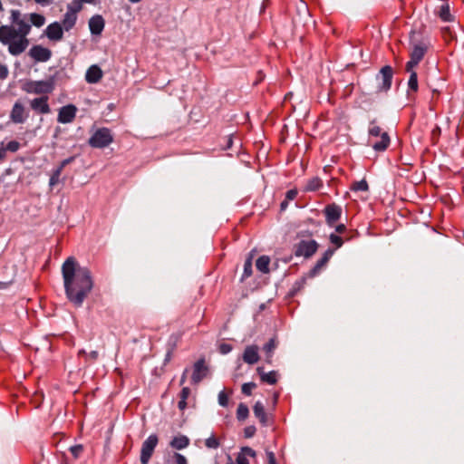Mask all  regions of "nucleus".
Wrapping results in <instances>:
<instances>
[{"label": "nucleus", "instance_id": "nucleus-1", "mask_svg": "<svg viewBox=\"0 0 464 464\" xmlns=\"http://www.w3.org/2000/svg\"><path fill=\"white\" fill-rule=\"evenodd\" d=\"M62 276L67 299L75 307H81L93 287L90 269L81 266L75 257L69 256L62 266Z\"/></svg>", "mask_w": 464, "mask_h": 464}, {"label": "nucleus", "instance_id": "nucleus-2", "mask_svg": "<svg viewBox=\"0 0 464 464\" xmlns=\"http://www.w3.org/2000/svg\"><path fill=\"white\" fill-rule=\"evenodd\" d=\"M10 20L12 25L15 27V33L18 35L16 43L10 45V53L17 56L24 53L29 45L27 35L31 32L32 25L24 17H22L19 10H11Z\"/></svg>", "mask_w": 464, "mask_h": 464}, {"label": "nucleus", "instance_id": "nucleus-3", "mask_svg": "<svg viewBox=\"0 0 464 464\" xmlns=\"http://www.w3.org/2000/svg\"><path fill=\"white\" fill-rule=\"evenodd\" d=\"M368 143L377 152L385 151L391 144V138L387 131H383L376 124V120L370 121L368 128Z\"/></svg>", "mask_w": 464, "mask_h": 464}, {"label": "nucleus", "instance_id": "nucleus-4", "mask_svg": "<svg viewBox=\"0 0 464 464\" xmlns=\"http://www.w3.org/2000/svg\"><path fill=\"white\" fill-rule=\"evenodd\" d=\"M54 89L55 80L53 77L41 81H28L23 86L25 92L41 96H48Z\"/></svg>", "mask_w": 464, "mask_h": 464}, {"label": "nucleus", "instance_id": "nucleus-5", "mask_svg": "<svg viewBox=\"0 0 464 464\" xmlns=\"http://www.w3.org/2000/svg\"><path fill=\"white\" fill-rule=\"evenodd\" d=\"M393 69L391 65H384L376 74L377 86L374 93H387L391 88L393 79Z\"/></svg>", "mask_w": 464, "mask_h": 464}, {"label": "nucleus", "instance_id": "nucleus-6", "mask_svg": "<svg viewBox=\"0 0 464 464\" xmlns=\"http://www.w3.org/2000/svg\"><path fill=\"white\" fill-rule=\"evenodd\" d=\"M113 141V136L110 129L102 127L98 129L89 139L88 144L92 148L103 149Z\"/></svg>", "mask_w": 464, "mask_h": 464}, {"label": "nucleus", "instance_id": "nucleus-7", "mask_svg": "<svg viewBox=\"0 0 464 464\" xmlns=\"http://www.w3.org/2000/svg\"><path fill=\"white\" fill-rule=\"evenodd\" d=\"M318 246V243L314 239H303L294 245L293 252L296 257L310 258L316 253Z\"/></svg>", "mask_w": 464, "mask_h": 464}, {"label": "nucleus", "instance_id": "nucleus-8", "mask_svg": "<svg viewBox=\"0 0 464 464\" xmlns=\"http://www.w3.org/2000/svg\"><path fill=\"white\" fill-rule=\"evenodd\" d=\"M159 442L158 436L156 434L150 435L142 443L140 450V463L148 464L155 448L157 447Z\"/></svg>", "mask_w": 464, "mask_h": 464}, {"label": "nucleus", "instance_id": "nucleus-9", "mask_svg": "<svg viewBox=\"0 0 464 464\" xmlns=\"http://www.w3.org/2000/svg\"><path fill=\"white\" fill-rule=\"evenodd\" d=\"M427 52V47L424 44H416L414 45L411 55L410 61L407 62L405 69L406 72H411V69H414L423 59L425 53Z\"/></svg>", "mask_w": 464, "mask_h": 464}, {"label": "nucleus", "instance_id": "nucleus-10", "mask_svg": "<svg viewBox=\"0 0 464 464\" xmlns=\"http://www.w3.org/2000/svg\"><path fill=\"white\" fill-rule=\"evenodd\" d=\"M18 35L15 33V27L13 25L0 26V43L8 45V52L10 53V45L16 43Z\"/></svg>", "mask_w": 464, "mask_h": 464}, {"label": "nucleus", "instance_id": "nucleus-11", "mask_svg": "<svg viewBox=\"0 0 464 464\" xmlns=\"http://www.w3.org/2000/svg\"><path fill=\"white\" fill-rule=\"evenodd\" d=\"M208 368L206 365L204 358L198 360L193 365V373L191 375V383L198 384L205 377H207Z\"/></svg>", "mask_w": 464, "mask_h": 464}, {"label": "nucleus", "instance_id": "nucleus-12", "mask_svg": "<svg viewBox=\"0 0 464 464\" xmlns=\"http://www.w3.org/2000/svg\"><path fill=\"white\" fill-rule=\"evenodd\" d=\"M77 108L73 104L63 106L58 112L57 121L60 123H71L76 117Z\"/></svg>", "mask_w": 464, "mask_h": 464}, {"label": "nucleus", "instance_id": "nucleus-13", "mask_svg": "<svg viewBox=\"0 0 464 464\" xmlns=\"http://www.w3.org/2000/svg\"><path fill=\"white\" fill-rule=\"evenodd\" d=\"M29 55L38 63H44L50 60L52 52L50 49L42 45H34L30 51Z\"/></svg>", "mask_w": 464, "mask_h": 464}, {"label": "nucleus", "instance_id": "nucleus-14", "mask_svg": "<svg viewBox=\"0 0 464 464\" xmlns=\"http://www.w3.org/2000/svg\"><path fill=\"white\" fill-rule=\"evenodd\" d=\"M48 96H40L30 101L31 109L39 114H48L51 111Z\"/></svg>", "mask_w": 464, "mask_h": 464}, {"label": "nucleus", "instance_id": "nucleus-15", "mask_svg": "<svg viewBox=\"0 0 464 464\" xmlns=\"http://www.w3.org/2000/svg\"><path fill=\"white\" fill-rule=\"evenodd\" d=\"M44 34L50 41L60 42L63 38V28L60 23L53 22L45 28Z\"/></svg>", "mask_w": 464, "mask_h": 464}, {"label": "nucleus", "instance_id": "nucleus-16", "mask_svg": "<svg viewBox=\"0 0 464 464\" xmlns=\"http://www.w3.org/2000/svg\"><path fill=\"white\" fill-rule=\"evenodd\" d=\"M324 215L326 223L329 226H333L335 222H337L342 215V208L340 206L333 203L329 204L324 208Z\"/></svg>", "mask_w": 464, "mask_h": 464}, {"label": "nucleus", "instance_id": "nucleus-17", "mask_svg": "<svg viewBox=\"0 0 464 464\" xmlns=\"http://www.w3.org/2000/svg\"><path fill=\"white\" fill-rule=\"evenodd\" d=\"M28 117V113L25 112L24 105L20 102H16L10 112V120L14 123H24Z\"/></svg>", "mask_w": 464, "mask_h": 464}, {"label": "nucleus", "instance_id": "nucleus-18", "mask_svg": "<svg viewBox=\"0 0 464 464\" xmlns=\"http://www.w3.org/2000/svg\"><path fill=\"white\" fill-rule=\"evenodd\" d=\"M334 253V249H332V248H328L324 253V255L322 256V257L317 260L316 264L314 266V267L309 271V276L310 277H314L316 276L320 271L322 270V268L324 266H326V264L328 263V261L331 259V257L333 256Z\"/></svg>", "mask_w": 464, "mask_h": 464}, {"label": "nucleus", "instance_id": "nucleus-19", "mask_svg": "<svg viewBox=\"0 0 464 464\" xmlns=\"http://www.w3.org/2000/svg\"><path fill=\"white\" fill-rule=\"evenodd\" d=\"M105 26V21L101 14H95L89 20V29L93 35H100Z\"/></svg>", "mask_w": 464, "mask_h": 464}, {"label": "nucleus", "instance_id": "nucleus-20", "mask_svg": "<svg viewBox=\"0 0 464 464\" xmlns=\"http://www.w3.org/2000/svg\"><path fill=\"white\" fill-rule=\"evenodd\" d=\"M74 160V157H69L65 160H63L60 165L53 170L52 172V175L50 177V179H49V186L50 187H53L55 186L56 184L59 183V180H60V176L61 174L63 173V169L65 168V166H67L68 164L72 163V161Z\"/></svg>", "mask_w": 464, "mask_h": 464}, {"label": "nucleus", "instance_id": "nucleus-21", "mask_svg": "<svg viewBox=\"0 0 464 464\" xmlns=\"http://www.w3.org/2000/svg\"><path fill=\"white\" fill-rule=\"evenodd\" d=\"M258 350L257 345H247L242 355L243 361L248 364L256 363L259 361Z\"/></svg>", "mask_w": 464, "mask_h": 464}, {"label": "nucleus", "instance_id": "nucleus-22", "mask_svg": "<svg viewBox=\"0 0 464 464\" xmlns=\"http://www.w3.org/2000/svg\"><path fill=\"white\" fill-rule=\"evenodd\" d=\"M254 415L257 418L260 423L266 427L269 423V418L266 412L265 406L261 401H256L253 407Z\"/></svg>", "mask_w": 464, "mask_h": 464}, {"label": "nucleus", "instance_id": "nucleus-23", "mask_svg": "<svg viewBox=\"0 0 464 464\" xmlns=\"http://www.w3.org/2000/svg\"><path fill=\"white\" fill-rule=\"evenodd\" d=\"M102 69L98 65L93 64L87 70L85 80L89 83H96L102 78Z\"/></svg>", "mask_w": 464, "mask_h": 464}, {"label": "nucleus", "instance_id": "nucleus-24", "mask_svg": "<svg viewBox=\"0 0 464 464\" xmlns=\"http://www.w3.org/2000/svg\"><path fill=\"white\" fill-rule=\"evenodd\" d=\"M256 451L250 447H242L240 452L237 455L235 464H249L248 457L255 458Z\"/></svg>", "mask_w": 464, "mask_h": 464}, {"label": "nucleus", "instance_id": "nucleus-25", "mask_svg": "<svg viewBox=\"0 0 464 464\" xmlns=\"http://www.w3.org/2000/svg\"><path fill=\"white\" fill-rule=\"evenodd\" d=\"M277 345H278V341L276 337L270 338L269 341L264 345L263 350L266 353V362L267 363L272 362V357H273L274 352L276 349Z\"/></svg>", "mask_w": 464, "mask_h": 464}, {"label": "nucleus", "instance_id": "nucleus-26", "mask_svg": "<svg viewBox=\"0 0 464 464\" xmlns=\"http://www.w3.org/2000/svg\"><path fill=\"white\" fill-rule=\"evenodd\" d=\"M77 21V14H75L73 12L67 11L63 18L62 20V23H60L65 31H70L72 29L76 24Z\"/></svg>", "mask_w": 464, "mask_h": 464}, {"label": "nucleus", "instance_id": "nucleus-27", "mask_svg": "<svg viewBox=\"0 0 464 464\" xmlns=\"http://www.w3.org/2000/svg\"><path fill=\"white\" fill-rule=\"evenodd\" d=\"M178 341H179L178 335H175V334L170 335V337L168 341V343H167L168 350H167V353H166V355L164 358V364H167L168 362H170L173 353L176 349Z\"/></svg>", "mask_w": 464, "mask_h": 464}, {"label": "nucleus", "instance_id": "nucleus-28", "mask_svg": "<svg viewBox=\"0 0 464 464\" xmlns=\"http://www.w3.org/2000/svg\"><path fill=\"white\" fill-rule=\"evenodd\" d=\"M170 447L175 450H183L189 445V439L185 435L174 437L170 443Z\"/></svg>", "mask_w": 464, "mask_h": 464}, {"label": "nucleus", "instance_id": "nucleus-29", "mask_svg": "<svg viewBox=\"0 0 464 464\" xmlns=\"http://www.w3.org/2000/svg\"><path fill=\"white\" fill-rule=\"evenodd\" d=\"M257 372L260 375V379L263 382H266L268 384H276L277 382V372L276 371H271L269 372H264L263 368L258 367Z\"/></svg>", "mask_w": 464, "mask_h": 464}, {"label": "nucleus", "instance_id": "nucleus-30", "mask_svg": "<svg viewBox=\"0 0 464 464\" xmlns=\"http://www.w3.org/2000/svg\"><path fill=\"white\" fill-rule=\"evenodd\" d=\"M436 14L443 22H450L453 18V16L450 14V5L447 3H444L440 6H439L438 10H436Z\"/></svg>", "mask_w": 464, "mask_h": 464}, {"label": "nucleus", "instance_id": "nucleus-31", "mask_svg": "<svg viewBox=\"0 0 464 464\" xmlns=\"http://www.w3.org/2000/svg\"><path fill=\"white\" fill-rule=\"evenodd\" d=\"M410 72V78L408 81V95L410 96L411 93H416L419 89L418 84V75L414 69H411Z\"/></svg>", "mask_w": 464, "mask_h": 464}, {"label": "nucleus", "instance_id": "nucleus-32", "mask_svg": "<svg viewBox=\"0 0 464 464\" xmlns=\"http://www.w3.org/2000/svg\"><path fill=\"white\" fill-rule=\"evenodd\" d=\"M323 186V181L318 177H314L307 180L304 185V191L312 192L318 190Z\"/></svg>", "mask_w": 464, "mask_h": 464}, {"label": "nucleus", "instance_id": "nucleus-33", "mask_svg": "<svg viewBox=\"0 0 464 464\" xmlns=\"http://www.w3.org/2000/svg\"><path fill=\"white\" fill-rule=\"evenodd\" d=\"M191 391L188 387H183L179 392V401L178 402V408L183 411L188 406L187 400L189 397Z\"/></svg>", "mask_w": 464, "mask_h": 464}, {"label": "nucleus", "instance_id": "nucleus-34", "mask_svg": "<svg viewBox=\"0 0 464 464\" xmlns=\"http://www.w3.org/2000/svg\"><path fill=\"white\" fill-rule=\"evenodd\" d=\"M269 264H270L269 256H261L256 259V266L258 271L266 274L269 272Z\"/></svg>", "mask_w": 464, "mask_h": 464}, {"label": "nucleus", "instance_id": "nucleus-35", "mask_svg": "<svg viewBox=\"0 0 464 464\" xmlns=\"http://www.w3.org/2000/svg\"><path fill=\"white\" fill-rule=\"evenodd\" d=\"M31 25H34L35 27H41L45 23V17L43 14L37 13H32L29 14Z\"/></svg>", "mask_w": 464, "mask_h": 464}, {"label": "nucleus", "instance_id": "nucleus-36", "mask_svg": "<svg viewBox=\"0 0 464 464\" xmlns=\"http://www.w3.org/2000/svg\"><path fill=\"white\" fill-rule=\"evenodd\" d=\"M249 414L248 407L244 403H239L237 409V418L238 420H245Z\"/></svg>", "mask_w": 464, "mask_h": 464}, {"label": "nucleus", "instance_id": "nucleus-37", "mask_svg": "<svg viewBox=\"0 0 464 464\" xmlns=\"http://www.w3.org/2000/svg\"><path fill=\"white\" fill-rule=\"evenodd\" d=\"M351 189L353 191H368L369 190V186H368V183L365 179H362V180H359V181H354L352 186H351Z\"/></svg>", "mask_w": 464, "mask_h": 464}, {"label": "nucleus", "instance_id": "nucleus-38", "mask_svg": "<svg viewBox=\"0 0 464 464\" xmlns=\"http://www.w3.org/2000/svg\"><path fill=\"white\" fill-rule=\"evenodd\" d=\"M205 446L208 449L217 450L220 446L219 440L212 434L209 438L205 440Z\"/></svg>", "mask_w": 464, "mask_h": 464}, {"label": "nucleus", "instance_id": "nucleus-39", "mask_svg": "<svg viewBox=\"0 0 464 464\" xmlns=\"http://www.w3.org/2000/svg\"><path fill=\"white\" fill-rule=\"evenodd\" d=\"M329 240L333 245L335 246V247L334 248V250L341 247L343 244V239L340 236H338L334 233H332L330 235Z\"/></svg>", "mask_w": 464, "mask_h": 464}, {"label": "nucleus", "instance_id": "nucleus-40", "mask_svg": "<svg viewBox=\"0 0 464 464\" xmlns=\"http://www.w3.org/2000/svg\"><path fill=\"white\" fill-rule=\"evenodd\" d=\"M82 4H83V2H77V0H72V4L68 5L67 11L73 12L76 14L82 10Z\"/></svg>", "mask_w": 464, "mask_h": 464}, {"label": "nucleus", "instance_id": "nucleus-41", "mask_svg": "<svg viewBox=\"0 0 464 464\" xmlns=\"http://www.w3.org/2000/svg\"><path fill=\"white\" fill-rule=\"evenodd\" d=\"M251 275H252V262L248 258L245 261V264H244L243 279L249 277Z\"/></svg>", "mask_w": 464, "mask_h": 464}, {"label": "nucleus", "instance_id": "nucleus-42", "mask_svg": "<svg viewBox=\"0 0 464 464\" xmlns=\"http://www.w3.org/2000/svg\"><path fill=\"white\" fill-rule=\"evenodd\" d=\"M4 148L5 151L16 152L20 149V143L16 140H11Z\"/></svg>", "mask_w": 464, "mask_h": 464}, {"label": "nucleus", "instance_id": "nucleus-43", "mask_svg": "<svg viewBox=\"0 0 464 464\" xmlns=\"http://www.w3.org/2000/svg\"><path fill=\"white\" fill-rule=\"evenodd\" d=\"M256 387V383L255 382H246L242 385V392L245 394V395H251L252 393V390L255 389Z\"/></svg>", "mask_w": 464, "mask_h": 464}, {"label": "nucleus", "instance_id": "nucleus-44", "mask_svg": "<svg viewBox=\"0 0 464 464\" xmlns=\"http://www.w3.org/2000/svg\"><path fill=\"white\" fill-rule=\"evenodd\" d=\"M83 451V447L82 445H74L70 448V452L73 456L74 459H78Z\"/></svg>", "mask_w": 464, "mask_h": 464}, {"label": "nucleus", "instance_id": "nucleus-45", "mask_svg": "<svg viewBox=\"0 0 464 464\" xmlns=\"http://www.w3.org/2000/svg\"><path fill=\"white\" fill-rule=\"evenodd\" d=\"M218 403L223 407H227L228 404V396L223 391L218 394Z\"/></svg>", "mask_w": 464, "mask_h": 464}, {"label": "nucleus", "instance_id": "nucleus-46", "mask_svg": "<svg viewBox=\"0 0 464 464\" xmlns=\"http://www.w3.org/2000/svg\"><path fill=\"white\" fill-rule=\"evenodd\" d=\"M256 429L253 425L246 426L244 429V435L246 438H252L256 434Z\"/></svg>", "mask_w": 464, "mask_h": 464}, {"label": "nucleus", "instance_id": "nucleus-47", "mask_svg": "<svg viewBox=\"0 0 464 464\" xmlns=\"http://www.w3.org/2000/svg\"><path fill=\"white\" fill-rule=\"evenodd\" d=\"M218 349L222 354H227L232 351V345L227 343H223L219 345Z\"/></svg>", "mask_w": 464, "mask_h": 464}, {"label": "nucleus", "instance_id": "nucleus-48", "mask_svg": "<svg viewBox=\"0 0 464 464\" xmlns=\"http://www.w3.org/2000/svg\"><path fill=\"white\" fill-rule=\"evenodd\" d=\"M173 457H174L176 464H188L187 459L182 454L176 452V453H174Z\"/></svg>", "mask_w": 464, "mask_h": 464}, {"label": "nucleus", "instance_id": "nucleus-49", "mask_svg": "<svg viewBox=\"0 0 464 464\" xmlns=\"http://www.w3.org/2000/svg\"><path fill=\"white\" fill-rule=\"evenodd\" d=\"M8 76V68L6 65L0 63V79L4 80Z\"/></svg>", "mask_w": 464, "mask_h": 464}, {"label": "nucleus", "instance_id": "nucleus-50", "mask_svg": "<svg viewBox=\"0 0 464 464\" xmlns=\"http://www.w3.org/2000/svg\"><path fill=\"white\" fill-rule=\"evenodd\" d=\"M99 357V353L97 351H92L87 354V357L85 358L86 361H90L92 362H95Z\"/></svg>", "mask_w": 464, "mask_h": 464}, {"label": "nucleus", "instance_id": "nucleus-51", "mask_svg": "<svg viewBox=\"0 0 464 464\" xmlns=\"http://www.w3.org/2000/svg\"><path fill=\"white\" fill-rule=\"evenodd\" d=\"M297 196V190L296 189H289L285 194L286 200H294Z\"/></svg>", "mask_w": 464, "mask_h": 464}, {"label": "nucleus", "instance_id": "nucleus-52", "mask_svg": "<svg viewBox=\"0 0 464 464\" xmlns=\"http://www.w3.org/2000/svg\"><path fill=\"white\" fill-rule=\"evenodd\" d=\"M267 455V464H276V459L275 454L272 451H266Z\"/></svg>", "mask_w": 464, "mask_h": 464}, {"label": "nucleus", "instance_id": "nucleus-53", "mask_svg": "<svg viewBox=\"0 0 464 464\" xmlns=\"http://www.w3.org/2000/svg\"><path fill=\"white\" fill-rule=\"evenodd\" d=\"M335 231L339 234H343L346 231V227L343 224H339L335 227Z\"/></svg>", "mask_w": 464, "mask_h": 464}, {"label": "nucleus", "instance_id": "nucleus-54", "mask_svg": "<svg viewBox=\"0 0 464 464\" xmlns=\"http://www.w3.org/2000/svg\"><path fill=\"white\" fill-rule=\"evenodd\" d=\"M36 4H39L43 6L49 5L53 3V0H34Z\"/></svg>", "mask_w": 464, "mask_h": 464}, {"label": "nucleus", "instance_id": "nucleus-55", "mask_svg": "<svg viewBox=\"0 0 464 464\" xmlns=\"http://www.w3.org/2000/svg\"><path fill=\"white\" fill-rule=\"evenodd\" d=\"M232 145H233V138H232V136H227L225 150L230 149L232 147Z\"/></svg>", "mask_w": 464, "mask_h": 464}, {"label": "nucleus", "instance_id": "nucleus-56", "mask_svg": "<svg viewBox=\"0 0 464 464\" xmlns=\"http://www.w3.org/2000/svg\"><path fill=\"white\" fill-rule=\"evenodd\" d=\"M188 369H185V371L183 372L182 375H181V378H180V381H179V385H183L186 382V379H187V372H188Z\"/></svg>", "mask_w": 464, "mask_h": 464}, {"label": "nucleus", "instance_id": "nucleus-57", "mask_svg": "<svg viewBox=\"0 0 464 464\" xmlns=\"http://www.w3.org/2000/svg\"><path fill=\"white\" fill-rule=\"evenodd\" d=\"M5 157H6V151L4 147H1L0 148V161L5 160Z\"/></svg>", "mask_w": 464, "mask_h": 464}, {"label": "nucleus", "instance_id": "nucleus-58", "mask_svg": "<svg viewBox=\"0 0 464 464\" xmlns=\"http://www.w3.org/2000/svg\"><path fill=\"white\" fill-rule=\"evenodd\" d=\"M288 201H289V200L285 199V200H283V201L281 202V204H280V208H281V210H285V209L287 208V206H288Z\"/></svg>", "mask_w": 464, "mask_h": 464}, {"label": "nucleus", "instance_id": "nucleus-59", "mask_svg": "<svg viewBox=\"0 0 464 464\" xmlns=\"http://www.w3.org/2000/svg\"><path fill=\"white\" fill-rule=\"evenodd\" d=\"M87 353L85 350L82 349L78 352V356H84L85 358L87 357Z\"/></svg>", "mask_w": 464, "mask_h": 464}, {"label": "nucleus", "instance_id": "nucleus-60", "mask_svg": "<svg viewBox=\"0 0 464 464\" xmlns=\"http://www.w3.org/2000/svg\"><path fill=\"white\" fill-rule=\"evenodd\" d=\"M96 0H77V2H83V4H95Z\"/></svg>", "mask_w": 464, "mask_h": 464}, {"label": "nucleus", "instance_id": "nucleus-61", "mask_svg": "<svg viewBox=\"0 0 464 464\" xmlns=\"http://www.w3.org/2000/svg\"><path fill=\"white\" fill-rule=\"evenodd\" d=\"M298 285V289H300L301 287H303L304 285V279H302L301 281L297 282L295 284V286Z\"/></svg>", "mask_w": 464, "mask_h": 464}, {"label": "nucleus", "instance_id": "nucleus-62", "mask_svg": "<svg viewBox=\"0 0 464 464\" xmlns=\"http://www.w3.org/2000/svg\"><path fill=\"white\" fill-rule=\"evenodd\" d=\"M6 286V284L5 283H2L0 282V289H3Z\"/></svg>", "mask_w": 464, "mask_h": 464}, {"label": "nucleus", "instance_id": "nucleus-63", "mask_svg": "<svg viewBox=\"0 0 464 464\" xmlns=\"http://www.w3.org/2000/svg\"><path fill=\"white\" fill-rule=\"evenodd\" d=\"M129 1H130V3L135 4V3H139V2H140L141 0H129Z\"/></svg>", "mask_w": 464, "mask_h": 464}, {"label": "nucleus", "instance_id": "nucleus-64", "mask_svg": "<svg viewBox=\"0 0 464 464\" xmlns=\"http://www.w3.org/2000/svg\"><path fill=\"white\" fill-rule=\"evenodd\" d=\"M228 464H235V463H233V462H230V463H228Z\"/></svg>", "mask_w": 464, "mask_h": 464}]
</instances>
